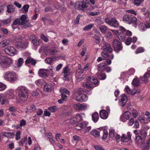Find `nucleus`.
I'll return each instance as SVG.
<instances>
[{"mask_svg": "<svg viewBox=\"0 0 150 150\" xmlns=\"http://www.w3.org/2000/svg\"><path fill=\"white\" fill-rule=\"evenodd\" d=\"M3 77L6 80L11 83H14L19 80L18 75L12 71H7L4 72Z\"/></svg>", "mask_w": 150, "mask_h": 150, "instance_id": "2", "label": "nucleus"}, {"mask_svg": "<svg viewBox=\"0 0 150 150\" xmlns=\"http://www.w3.org/2000/svg\"><path fill=\"white\" fill-rule=\"evenodd\" d=\"M54 10V8L52 6H48L45 8V12H52Z\"/></svg>", "mask_w": 150, "mask_h": 150, "instance_id": "63", "label": "nucleus"}, {"mask_svg": "<svg viewBox=\"0 0 150 150\" xmlns=\"http://www.w3.org/2000/svg\"><path fill=\"white\" fill-rule=\"evenodd\" d=\"M40 37L41 39L45 42H48L49 41V39L46 36H45L43 34H41L40 35Z\"/></svg>", "mask_w": 150, "mask_h": 150, "instance_id": "62", "label": "nucleus"}, {"mask_svg": "<svg viewBox=\"0 0 150 150\" xmlns=\"http://www.w3.org/2000/svg\"><path fill=\"white\" fill-rule=\"evenodd\" d=\"M91 134L94 137H98L100 136L99 132L96 129H93L91 131Z\"/></svg>", "mask_w": 150, "mask_h": 150, "instance_id": "39", "label": "nucleus"}, {"mask_svg": "<svg viewBox=\"0 0 150 150\" xmlns=\"http://www.w3.org/2000/svg\"><path fill=\"white\" fill-rule=\"evenodd\" d=\"M6 87V85L0 82V91L5 90Z\"/></svg>", "mask_w": 150, "mask_h": 150, "instance_id": "60", "label": "nucleus"}, {"mask_svg": "<svg viewBox=\"0 0 150 150\" xmlns=\"http://www.w3.org/2000/svg\"><path fill=\"white\" fill-rule=\"evenodd\" d=\"M98 77L101 80H104L106 78V76L105 74L100 72L98 73Z\"/></svg>", "mask_w": 150, "mask_h": 150, "instance_id": "49", "label": "nucleus"}, {"mask_svg": "<svg viewBox=\"0 0 150 150\" xmlns=\"http://www.w3.org/2000/svg\"><path fill=\"white\" fill-rule=\"evenodd\" d=\"M28 44V42H23L19 41L16 42L14 44L16 47L18 49H24L27 48Z\"/></svg>", "mask_w": 150, "mask_h": 150, "instance_id": "10", "label": "nucleus"}, {"mask_svg": "<svg viewBox=\"0 0 150 150\" xmlns=\"http://www.w3.org/2000/svg\"><path fill=\"white\" fill-rule=\"evenodd\" d=\"M127 101V98L125 95H122L119 101V105L122 106H124Z\"/></svg>", "mask_w": 150, "mask_h": 150, "instance_id": "19", "label": "nucleus"}, {"mask_svg": "<svg viewBox=\"0 0 150 150\" xmlns=\"http://www.w3.org/2000/svg\"><path fill=\"white\" fill-rule=\"evenodd\" d=\"M6 94L7 97L9 99H12L14 98V95L13 91L12 90H9L6 91Z\"/></svg>", "mask_w": 150, "mask_h": 150, "instance_id": "26", "label": "nucleus"}, {"mask_svg": "<svg viewBox=\"0 0 150 150\" xmlns=\"http://www.w3.org/2000/svg\"><path fill=\"white\" fill-rule=\"evenodd\" d=\"M85 117V115L84 113H77L71 117L69 122L72 125L74 124L83 120Z\"/></svg>", "mask_w": 150, "mask_h": 150, "instance_id": "6", "label": "nucleus"}, {"mask_svg": "<svg viewBox=\"0 0 150 150\" xmlns=\"http://www.w3.org/2000/svg\"><path fill=\"white\" fill-rule=\"evenodd\" d=\"M118 37L120 40L121 41H124L125 40V34L119 33Z\"/></svg>", "mask_w": 150, "mask_h": 150, "instance_id": "46", "label": "nucleus"}, {"mask_svg": "<svg viewBox=\"0 0 150 150\" xmlns=\"http://www.w3.org/2000/svg\"><path fill=\"white\" fill-rule=\"evenodd\" d=\"M144 49L141 47H139L136 50L135 52L136 54L142 53L144 51Z\"/></svg>", "mask_w": 150, "mask_h": 150, "instance_id": "58", "label": "nucleus"}, {"mask_svg": "<svg viewBox=\"0 0 150 150\" xmlns=\"http://www.w3.org/2000/svg\"><path fill=\"white\" fill-rule=\"evenodd\" d=\"M101 52V55L104 58V59H105L106 58H108V59H112L114 57V55L112 54H111L109 55L108 54V52Z\"/></svg>", "mask_w": 150, "mask_h": 150, "instance_id": "27", "label": "nucleus"}, {"mask_svg": "<svg viewBox=\"0 0 150 150\" xmlns=\"http://www.w3.org/2000/svg\"><path fill=\"white\" fill-rule=\"evenodd\" d=\"M139 30L141 31H144L147 28H150V23H147L146 24L141 23L138 25Z\"/></svg>", "mask_w": 150, "mask_h": 150, "instance_id": "18", "label": "nucleus"}, {"mask_svg": "<svg viewBox=\"0 0 150 150\" xmlns=\"http://www.w3.org/2000/svg\"><path fill=\"white\" fill-rule=\"evenodd\" d=\"M58 48L55 47L50 48V55H52L55 54L56 52L58 51Z\"/></svg>", "mask_w": 150, "mask_h": 150, "instance_id": "40", "label": "nucleus"}, {"mask_svg": "<svg viewBox=\"0 0 150 150\" xmlns=\"http://www.w3.org/2000/svg\"><path fill=\"white\" fill-rule=\"evenodd\" d=\"M27 15H22L20 18V20L22 25H24L28 21L27 19Z\"/></svg>", "mask_w": 150, "mask_h": 150, "instance_id": "35", "label": "nucleus"}, {"mask_svg": "<svg viewBox=\"0 0 150 150\" xmlns=\"http://www.w3.org/2000/svg\"><path fill=\"white\" fill-rule=\"evenodd\" d=\"M47 72L48 75H50L52 76H53L55 71L54 67L51 66H49Z\"/></svg>", "mask_w": 150, "mask_h": 150, "instance_id": "31", "label": "nucleus"}, {"mask_svg": "<svg viewBox=\"0 0 150 150\" xmlns=\"http://www.w3.org/2000/svg\"><path fill=\"white\" fill-rule=\"evenodd\" d=\"M73 107L75 110L80 111V103H77L74 104Z\"/></svg>", "mask_w": 150, "mask_h": 150, "instance_id": "55", "label": "nucleus"}, {"mask_svg": "<svg viewBox=\"0 0 150 150\" xmlns=\"http://www.w3.org/2000/svg\"><path fill=\"white\" fill-rule=\"evenodd\" d=\"M139 84V81L137 76H135V78L133 80L132 82V85L134 86H137Z\"/></svg>", "mask_w": 150, "mask_h": 150, "instance_id": "33", "label": "nucleus"}, {"mask_svg": "<svg viewBox=\"0 0 150 150\" xmlns=\"http://www.w3.org/2000/svg\"><path fill=\"white\" fill-rule=\"evenodd\" d=\"M135 134L134 143L137 146H139L144 143L145 140L147 133L144 130H141L138 131L137 130L134 131Z\"/></svg>", "mask_w": 150, "mask_h": 150, "instance_id": "1", "label": "nucleus"}, {"mask_svg": "<svg viewBox=\"0 0 150 150\" xmlns=\"http://www.w3.org/2000/svg\"><path fill=\"white\" fill-rule=\"evenodd\" d=\"M105 22L111 26L117 27L119 25L118 22L116 18H106L105 19Z\"/></svg>", "mask_w": 150, "mask_h": 150, "instance_id": "8", "label": "nucleus"}, {"mask_svg": "<svg viewBox=\"0 0 150 150\" xmlns=\"http://www.w3.org/2000/svg\"><path fill=\"white\" fill-rule=\"evenodd\" d=\"M150 77V75L149 74L148 71L145 73L143 76L140 77V80L143 82H147L149 79Z\"/></svg>", "mask_w": 150, "mask_h": 150, "instance_id": "25", "label": "nucleus"}, {"mask_svg": "<svg viewBox=\"0 0 150 150\" xmlns=\"http://www.w3.org/2000/svg\"><path fill=\"white\" fill-rule=\"evenodd\" d=\"M13 25H23L22 24V23L18 18L16 19L13 22Z\"/></svg>", "mask_w": 150, "mask_h": 150, "instance_id": "54", "label": "nucleus"}, {"mask_svg": "<svg viewBox=\"0 0 150 150\" xmlns=\"http://www.w3.org/2000/svg\"><path fill=\"white\" fill-rule=\"evenodd\" d=\"M18 96L22 101L26 100L28 96V93L26 88L23 86H20L17 89Z\"/></svg>", "mask_w": 150, "mask_h": 150, "instance_id": "5", "label": "nucleus"}, {"mask_svg": "<svg viewBox=\"0 0 150 150\" xmlns=\"http://www.w3.org/2000/svg\"><path fill=\"white\" fill-rule=\"evenodd\" d=\"M113 46L115 52H118L122 49V47L120 42L117 40H114L113 41Z\"/></svg>", "mask_w": 150, "mask_h": 150, "instance_id": "13", "label": "nucleus"}, {"mask_svg": "<svg viewBox=\"0 0 150 150\" xmlns=\"http://www.w3.org/2000/svg\"><path fill=\"white\" fill-rule=\"evenodd\" d=\"M74 7L75 8L80 10H82L83 8H86L89 6H90L91 7L89 9L88 8V9L90 11H92L94 10L95 8H98V6H91L89 2L88 1H86L85 2L84 1L81 2L79 1H77L74 4Z\"/></svg>", "mask_w": 150, "mask_h": 150, "instance_id": "3", "label": "nucleus"}, {"mask_svg": "<svg viewBox=\"0 0 150 150\" xmlns=\"http://www.w3.org/2000/svg\"><path fill=\"white\" fill-rule=\"evenodd\" d=\"M59 91L61 93H64L67 95H69L70 93V92L68 90L64 88H61L59 90Z\"/></svg>", "mask_w": 150, "mask_h": 150, "instance_id": "51", "label": "nucleus"}, {"mask_svg": "<svg viewBox=\"0 0 150 150\" xmlns=\"http://www.w3.org/2000/svg\"><path fill=\"white\" fill-rule=\"evenodd\" d=\"M106 109L107 111H106L105 110H102L100 111V117L103 119H106L108 117V112H110V109L109 107H106Z\"/></svg>", "mask_w": 150, "mask_h": 150, "instance_id": "16", "label": "nucleus"}, {"mask_svg": "<svg viewBox=\"0 0 150 150\" xmlns=\"http://www.w3.org/2000/svg\"><path fill=\"white\" fill-rule=\"evenodd\" d=\"M83 86L84 87L89 89L93 88L91 86V85L87 81L83 83Z\"/></svg>", "mask_w": 150, "mask_h": 150, "instance_id": "53", "label": "nucleus"}, {"mask_svg": "<svg viewBox=\"0 0 150 150\" xmlns=\"http://www.w3.org/2000/svg\"><path fill=\"white\" fill-rule=\"evenodd\" d=\"M92 120L94 122H96L98 120L99 116L98 113L97 112L93 113L92 115Z\"/></svg>", "mask_w": 150, "mask_h": 150, "instance_id": "30", "label": "nucleus"}, {"mask_svg": "<svg viewBox=\"0 0 150 150\" xmlns=\"http://www.w3.org/2000/svg\"><path fill=\"white\" fill-rule=\"evenodd\" d=\"M115 131L113 129H110L109 130V135L110 137L111 138H113L115 135Z\"/></svg>", "mask_w": 150, "mask_h": 150, "instance_id": "59", "label": "nucleus"}, {"mask_svg": "<svg viewBox=\"0 0 150 150\" xmlns=\"http://www.w3.org/2000/svg\"><path fill=\"white\" fill-rule=\"evenodd\" d=\"M48 69H40L38 72V75L42 77H46L48 75Z\"/></svg>", "mask_w": 150, "mask_h": 150, "instance_id": "21", "label": "nucleus"}, {"mask_svg": "<svg viewBox=\"0 0 150 150\" xmlns=\"http://www.w3.org/2000/svg\"><path fill=\"white\" fill-rule=\"evenodd\" d=\"M101 49L107 52H110L112 51V49L110 44L105 42H103V45L101 46Z\"/></svg>", "mask_w": 150, "mask_h": 150, "instance_id": "14", "label": "nucleus"}, {"mask_svg": "<svg viewBox=\"0 0 150 150\" xmlns=\"http://www.w3.org/2000/svg\"><path fill=\"white\" fill-rule=\"evenodd\" d=\"M1 134L3 137H6L8 138H13L14 136V134L12 132H1Z\"/></svg>", "mask_w": 150, "mask_h": 150, "instance_id": "23", "label": "nucleus"}, {"mask_svg": "<svg viewBox=\"0 0 150 150\" xmlns=\"http://www.w3.org/2000/svg\"><path fill=\"white\" fill-rule=\"evenodd\" d=\"M24 61L23 58H20L18 60L17 66L18 67H21Z\"/></svg>", "mask_w": 150, "mask_h": 150, "instance_id": "43", "label": "nucleus"}, {"mask_svg": "<svg viewBox=\"0 0 150 150\" xmlns=\"http://www.w3.org/2000/svg\"><path fill=\"white\" fill-rule=\"evenodd\" d=\"M106 67H107V65L104 63L99 64L98 65V69L99 71H104Z\"/></svg>", "mask_w": 150, "mask_h": 150, "instance_id": "37", "label": "nucleus"}, {"mask_svg": "<svg viewBox=\"0 0 150 150\" xmlns=\"http://www.w3.org/2000/svg\"><path fill=\"white\" fill-rule=\"evenodd\" d=\"M119 33H122L124 34V33L125 32L126 29L122 26H120L119 27Z\"/></svg>", "mask_w": 150, "mask_h": 150, "instance_id": "57", "label": "nucleus"}, {"mask_svg": "<svg viewBox=\"0 0 150 150\" xmlns=\"http://www.w3.org/2000/svg\"><path fill=\"white\" fill-rule=\"evenodd\" d=\"M9 43V41L8 40L5 39L0 42V46L4 47L8 45Z\"/></svg>", "mask_w": 150, "mask_h": 150, "instance_id": "36", "label": "nucleus"}, {"mask_svg": "<svg viewBox=\"0 0 150 150\" xmlns=\"http://www.w3.org/2000/svg\"><path fill=\"white\" fill-rule=\"evenodd\" d=\"M88 99V97L85 94H78L75 100L77 101H86Z\"/></svg>", "mask_w": 150, "mask_h": 150, "instance_id": "17", "label": "nucleus"}, {"mask_svg": "<svg viewBox=\"0 0 150 150\" xmlns=\"http://www.w3.org/2000/svg\"><path fill=\"white\" fill-rule=\"evenodd\" d=\"M62 74L63 76V79L64 80L68 81L69 80V77L70 75V72L69 68L68 66H66L63 68Z\"/></svg>", "mask_w": 150, "mask_h": 150, "instance_id": "9", "label": "nucleus"}, {"mask_svg": "<svg viewBox=\"0 0 150 150\" xmlns=\"http://www.w3.org/2000/svg\"><path fill=\"white\" fill-rule=\"evenodd\" d=\"M11 17H9L7 19L4 20H2L1 22L4 25H7L9 24L11 21Z\"/></svg>", "mask_w": 150, "mask_h": 150, "instance_id": "41", "label": "nucleus"}, {"mask_svg": "<svg viewBox=\"0 0 150 150\" xmlns=\"http://www.w3.org/2000/svg\"><path fill=\"white\" fill-rule=\"evenodd\" d=\"M144 1V0H134V4L137 6H139Z\"/></svg>", "mask_w": 150, "mask_h": 150, "instance_id": "64", "label": "nucleus"}, {"mask_svg": "<svg viewBox=\"0 0 150 150\" xmlns=\"http://www.w3.org/2000/svg\"><path fill=\"white\" fill-rule=\"evenodd\" d=\"M149 144L147 143L144 142L140 145V148L142 150H148L149 149V147L148 145Z\"/></svg>", "mask_w": 150, "mask_h": 150, "instance_id": "38", "label": "nucleus"}, {"mask_svg": "<svg viewBox=\"0 0 150 150\" xmlns=\"http://www.w3.org/2000/svg\"><path fill=\"white\" fill-rule=\"evenodd\" d=\"M25 63L27 66H28V64H31L32 65H35L36 63V62L33 58L28 57L26 59L25 61Z\"/></svg>", "mask_w": 150, "mask_h": 150, "instance_id": "29", "label": "nucleus"}, {"mask_svg": "<svg viewBox=\"0 0 150 150\" xmlns=\"http://www.w3.org/2000/svg\"><path fill=\"white\" fill-rule=\"evenodd\" d=\"M30 39L32 41V42L34 45L37 46L39 45L38 38L34 35H31Z\"/></svg>", "mask_w": 150, "mask_h": 150, "instance_id": "20", "label": "nucleus"}, {"mask_svg": "<svg viewBox=\"0 0 150 150\" xmlns=\"http://www.w3.org/2000/svg\"><path fill=\"white\" fill-rule=\"evenodd\" d=\"M4 51L6 54L11 57L16 55L18 52L14 47L11 46H8L5 48Z\"/></svg>", "mask_w": 150, "mask_h": 150, "instance_id": "7", "label": "nucleus"}, {"mask_svg": "<svg viewBox=\"0 0 150 150\" xmlns=\"http://www.w3.org/2000/svg\"><path fill=\"white\" fill-rule=\"evenodd\" d=\"M14 11V8L13 5H9L7 6V12L9 13H12Z\"/></svg>", "mask_w": 150, "mask_h": 150, "instance_id": "50", "label": "nucleus"}, {"mask_svg": "<svg viewBox=\"0 0 150 150\" xmlns=\"http://www.w3.org/2000/svg\"><path fill=\"white\" fill-rule=\"evenodd\" d=\"M90 80L91 83L95 85L96 86H98L99 85V83L98 79L95 77H89L88 78L87 81Z\"/></svg>", "mask_w": 150, "mask_h": 150, "instance_id": "24", "label": "nucleus"}, {"mask_svg": "<svg viewBox=\"0 0 150 150\" xmlns=\"http://www.w3.org/2000/svg\"><path fill=\"white\" fill-rule=\"evenodd\" d=\"M131 16L127 15H125L123 18V21L125 23L130 24V20Z\"/></svg>", "mask_w": 150, "mask_h": 150, "instance_id": "32", "label": "nucleus"}, {"mask_svg": "<svg viewBox=\"0 0 150 150\" xmlns=\"http://www.w3.org/2000/svg\"><path fill=\"white\" fill-rule=\"evenodd\" d=\"M88 123L87 122L84 121L79 123V126L81 127L82 129H83L87 126L88 125Z\"/></svg>", "mask_w": 150, "mask_h": 150, "instance_id": "52", "label": "nucleus"}, {"mask_svg": "<svg viewBox=\"0 0 150 150\" xmlns=\"http://www.w3.org/2000/svg\"><path fill=\"white\" fill-rule=\"evenodd\" d=\"M13 64V60L10 57L2 56L0 57V66L5 69L10 67Z\"/></svg>", "mask_w": 150, "mask_h": 150, "instance_id": "4", "label": "nucleus"}, {"mask_svg": "<svg viewBox=\"0 0 150 150\" xmlns=\"http://www.w3.org/2000/svg\"><path fill=\"white\" fill-rule=\"evenodd\" d=\"M94 26L93 24H90L85 26L83 28V30L84 31H87L91 29Z\"/></svg>", "mask_w": 150, "mask_h": 150, "instance_id": "45", "label": "nucleus"}, {"mask_svg": "<svg viewBox=\"0 0 150 150\" xmlns=\"http://www.w3.org/2000/svg\"><path fill=\"white\" fill-rule=\"evenodd\" d=\"M125 91L129 95H134L136 93L137 90L134 89L132 90L128 86H126L125 88Z\"/></svg>", "mask_w": 150, "mask_h": 150, "instance_id": "22", "label": "nucleus"}, {"mask_svg": "<svg viewBox=\"0 0 150 150\" xmlns=\"http://www.w3.org/2000/svg\"><path fill=\"white\" fill-rule=\"evenodd\" d=\"M129 76L127 71L123 72L121 74V78L125 80H126L127 78L129 77Z\"/></svg>", "mask_w": 150, "mask_h": 150, "instance_id": "44", "label": "nucleus"}, {"mask_svg": "<svg viewBox=\"0 0 150 150\" xmlns=\"http://www.w3.org/2000/svg\"><path fill=\"white\" fill-rule=\"evenodd\" d=\"M132 116L131 113L128 111L125 112L121 116L120 120L124 122H125L129 120Z\"/></svg>", "mask_w": 150, "mask_h": 150, "instance_id": "11", "label": "nucleus"}, {"mask_svg": "<svg viewBox=\"0 0 150 150\" xmlns=\"http://www.w3.org/2000/svg\"><path fill=\"white\" fill-rule=\"evenodd\" d=\"M88 105L85 103H80V111L86 110L88 107Z\"/></svg>", "mask_w": 150, "mask_h": 150, "instance_id": "42", "label": "nucleus"}, {"mask_svg": "<svg viewBox=\"0 0 150 150\" xmlns=\"http://www.w3.org/2000/svg\"><path fill=\"white\" fill-rule=\"evenodd\" d=\"M58 108L57 106L54 105L48 108V109L51 112H55Z\"/></svg>", "mask_w": 150, "mask_h": 150, "instance_id": "48", "label": "nucleus"}, {"mask_svg": "<svg viewBox=\"0 0 150 150\" xmlns=\"http://www.w3.org/2000/svg\"><path fill=\"white\" fill-rule=\"evenodd\" d=\"M50 47L49 46H41L39 52L40 53H43L46 55H50Z\"/></svg>", "mask_w": 150, "mask_h": 150, "instance_id": "15", "label": "nucleus"}, {"mask_svg": "<svg viewBox=\"0 0 150 150\" xmlns=\"http://www.w3.org/2000/svg\"><path fill=\"white\" fill-rule=\"evenodd\" d=\"M108 135V132L107 129H104L103 130V134L102 137V139H105Z\"/></svg>", "mask_w": 150, "mask_h": 150, "instance_id": "61", "label": "nucleus"}, {"mask_svg": "<svg viewBox=\"0 0 150 150\" xmlns=\"http://www.w3.org/2000/svg\"><path fill=\"white\" fill-rule=\"evenodd\" d=\"M124 42L127 45H130L132 42V38L130 37H128L124 40Z\"/></svg>", "mask_w": 150, "mask_h": 150, "instance_id": "56", "label": "nucleus"}, {"mask_svg": "<svg viewBox=\"0 0 150 150\" xmlns=\"http://www.w3.org/2000/svg\"><path fill=\"white\" fill-rule=\"evenodd\" d=\"M99 29L101 32L103 33H105L107 30V27L105 25H101L99 27Z\"/></svg>", "mask_w": 150, "mask_h": 150, "instance_id": "47", "label": "nucleus"}, {"mask_svg": "<svg viewBox=\"0 0 150 150\" xmlns=\"http://www.w3.org/2000/svg\"><path fill=\"white\" fill-rule=\"evenodd\" d=\"M131 133L129 132H128L126 134H123L121 136V141L124 142H131Z\"/></svg>", "mask_w": 150, "mask_h": 150, "instance_id": "12", "label": "nucleus"}, {"mask_svg": "<svg viewBox=\"0 0 150 150\" xmlns=\"http://www.w3.org/2000/svg\"><path fill=\"white\" fill-rule=\"evenodd\" d=\"M137 18L135 17H131L130 18V24H132V25L134 27H137Z\"/></svg>", "mask_w": 150, "mask_h": 150, "instance_id": "34", "label": "nucleus"}, {"mask_svg": "<svg viewBox=\"0 0 150 150\" xmlns=\"http://www.w3.org/2000/svg\"><path fill=\"white\" fill-rule=\"evenodd\" d=\"M44 91L48 92H50L52 89V85L51 84H46L43 87Z\"/></svg>", "mask_w": 150, "mask_h": 150, "instance_id": "28", "label": "nucleus"}]
</instances>
